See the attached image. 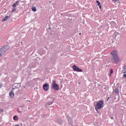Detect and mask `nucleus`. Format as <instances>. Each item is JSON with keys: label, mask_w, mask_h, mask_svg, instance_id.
Masks as SVG:
<instances>
[{"label": "nucleus", "mask_w": 126, "mask_h": 126, "mask_svg": "<svg viewBox=\"0 0 126 126\" xmlns=\"http://www.w3.org/2000/svg\"><path fill=\"white\" fill-rule=\"evenodd\" d=\"M13 86L14 88L12 89V91H14L15 89H18L19 88H20L21 85L20 83H15Z\"/></svg>", "instance_id": "20e7f679"}, {"label": "nucleus", "mask_w": 126, "mask_h": 126, "mask_svg": "<svg viewBox=\"0 0 126 126\" xmlns=\"http://www.w3.org/2000/svg\"><path fill=\"white\" fill-rule=\"evenodd\" d=\"M5 52V51L4 50V49L2 47H1L0 49V57H1V56H2V54H3V53H4Z\"/></svg>", "instance_id": "9d476101"}, {"label": "nucleus", "mask_w": 126, "mask_h": 126, "mask_svg": "<svg viewBox=\"0 0 126 126\" xmlns=\"http://www.w3.org/2000/svg\"><path fill=\"white\" fill-rule=\"evenodd\" d=\"M30 109V108L29 107V109Z\"/></svg>", "instance_id": "473e14b6"}, {"label": "nucleus", "mask_w": 126, "mask_h": 126, "mask_svg": "<svg viewBox=\"0 0 126 126\" xmlns=\"http://www.w3.org/2000/svg\"><path fill=\"white\" fill-rule=\"evenodd\" d=\"M24 88L25 89V87H24Z\"/></svg>", "instance_id": "7c9ffc66"}, {"label": "nucleus", "mask_w": 126, "mask_h": 126, "mask_svg": "<svg viewBox=\"0 0 126 126\" xmlns=\"http://www.w3.org/2000/svg\"><path fill=\"white\" fill-rule=\"evenodd\" d=\"M17 110H18V112H19L20 113H21V111H20L19 109L18 108L17 109Z\"/></svg>", "instance_id": "cd10ccee"}, {"label": "nucleus", "mask_w": 126, "mask_h": 126, "mask_svg": "<svg viewBox=\"0 0 126 126\" xmlns=\"http://www.w3.org/2000/svg\"><path fill=\"white\" fill-rule=\"evenodd\" d=\"M32 11H34L35 12V11H37V9H36V7H34L32 8Z\"/></svg>", "instance_id": "2eb2a0df"}, {"label": "nucleus", "mask_w": 126, "mask_h": 126, "mask_svg": "<svg viewBox=\"0 0 126 126\" xmlns=\"http://www.w3.org/2000/svg\"><path fill=\"white\" fill-rule=\"evenodd\" d=\"M96 2L97 3V4H99L101 3L99 2V1H98V0H96Z\"/></svg>", "instance_id": "393cba45"}, {"label": "nucleus", "mask_w": 126, "mask_h": 126, "mask_svg": "<svg viewBox=\"0 0 126 126\" xmlns=\"http://www.w3.org/2000/svg\"><path fill=\"white\" fill-rule=\"evenodd\" d=\"M13 119L15 121H16L18 120V117H17V116H15L13 117Z\"/></svg>", "instance_id": "4468645a"}, {"label": "nucleus", "mask_w": 126, "mask_h": 126, "mask_svg": "<svg viewBox=\"0 0 126 126\" xmlns=\"http://www.w3.org/2000/svg\"><path fill=\"white\" fill-rule=\"evenodd\" d=\"M20 0H17V1L15 2L12 5V7L15 8L18 5V3H19Z\"/></svg>", "instance_id": "6e6552de"}, {"label": "nucleus", "mask_w": 126, "mask_h": 126, "mask_svg": "<svg viewBox=\"0 0 126 126\" xmlns=\"http://www.w3.org/2000/svg\"><path fill=\"white\" fill-rule=\"evenodd\" d=\"M97 5H98L100 9H101L102 8V6L101 5V3L99 4H98Z\"/></svg>", "instance_id": "f3484780"}, {"label": "nucleus", "mask_w": 126, "mask_h": 126, "mask_svg": "<svg viewBox=\"0 0 126 126\" xmlns=\"http://www.w3.org/2000/svg\"><path fill=\"white\" fill-rule=\"evenodd\" d=\"M113 94L119 95V94H120V90H119L118 88H115L113 90Z\"/></svg>", "instance_id": "423d86ee"}, {"label": "nucleus", "mask_w": 126, "mask_h": 126, "mask_svg": "<svg viewBox=\"0 0 126 126\" xmlns=\"http://www.w3.org/2000/svg\"><path fill=\"white\" fill-rule=\"evenodd\" d=\"M15 10H16V8H13L11 10L12 11V13H13V12H14V11H15Z\"/></svg>", "instance_id": "6ab92c4d"}, {"label": "nucleus", "mask_w": 126, "mask_h": 126, "mask_svg": "<svg viewBox=\"0 0 126 126\" xmlns=\"http://www.w3.org/2000/svg\"><path fill=\"white\" fill-rule=\"evenodd\" d=\"M2 48L5 50V52H6V51H7V50H8L10 47L9 45H5L2 47Z\"/></svg>", "instance_id": "1a4fd4ad"}, {"label": "nucleus", "mask_w": 126, "mask_h": 126, "mask_svg": "<svg viewBox=\"0 0 126 126\" xmlns=\"http://www.w3.org/2000/svg\"><path fill=\"white\" fill-rule=\"evenodd\" d=\"M122 73H126V70L122 69Z\"/></svg>", "instance_id": "412c9836"}, {"label": "nucleus", "mask_w": 126, "mask_h": 126, "mask_svg": "<svg viewBox=\"0 0 126 126\" xmlns=\"http://www.w3.org/2000/svg\"><path fill=\"white\" fill-rule=\"evenodd\" d=\"M52 81V88L56 91L60 90V87H59V85L57 84V81L55 80Z\"/></svg>", "instance_id": "7ed1b4c3"}, {"label": "nucleus", "mask_w": 126, "mask_h": 126, "mask_svg": "<svg viewBox=\"0 0 126 126\" xmlns=\"http://www.w3.org/2000/svg\"><path fill=\"white\" fill-rule=\"evenodd\" d=\"M123 69H124V70H126V65H124Z\"/></svg>", "instance_id": "4be33fe9"}, {"label": "nucleus", "mask_w": 126, "mask_h": 126, "mask_svg": "<svg viewBox=\"0 0 126 126\" xmlns=\"http://www.w3.org/2000/svg\"><path fill=\"white\" fill-rule=\"evenodd\" d=\"M54 101H55V99H53V100L52 101L48 102L46 103V106H49L50 105H52V104H53V103H54Z\"/></svg>", "instance_id": "f8f14e48"}, {"label": "nucleus", "mask_w": 126, "mask_h": 126, "mask_svg": "<svg viewBox=\"0 0 126 126\" xmlns=\"http://www.w3.org/2000/svg\"><path fill=\"white\" fill-rule=\"evenodd\" d=\"M112 1H115L116 2V1H118V0H112Z\"/></svg>", "instance_id": "bb28decb"}, {"label": "nucleus", "mask_w": 126, "mask_h": 126, "mask_svg": "<svg viewBox=\"0 0 126 126\" xmlns=\"http://www.w3.org/2000/svg\"><path fill=\"white\" fill-rule=\"evenodd\" d=\"M123 78L126 79V73H124V74L123 75Z\"/></svg>", "instance_id": "dca6fc26"}, {"label": "nucleus", "mask_w": 126, "mask_h": 126, "mask_svg": "<svg viewBox=\"0 0 126 126\" xmlns=\"http://www.w3.org/2000/svg\"><path fill=\"white\" fill-rule=\"evenodd\" d=\"M9 96L11 99H13V98H14V93H13V92H10L9 93Z\"/></svg>", "instance_id": "9b49d317"}, {"label": "nucleus", "mask_w": 126, "mask_h": 126, "mask_svg": "<svg viewBox=\"0 0 126 126\" xmlns=\"http://www.w3.org/2000/svg\"><path fill=\"white\" fill-rule=\"evenodd\" d=\"M7 19H8V16H6L3 19H2V22H4V21H6Z\"/></svg>", "instance_id": "ddd939ff"}, {"label": "nucleus", "mask_w": 126, "mask_h": 126, "mask_svg": "<svg viewBox=\"0 0 126 126\" xmlns=\"http://www.w3.org/2000/svg\"><path fill=\"white\" fill-rule=\"evenodd\" d=\"M29 102H31V101L30 100Z\"/></svg>", "instance_id": "2f4dec72"}, {"label": "nucleus", "mask_w": 126, "mask_h": 126, "mask_svg": "<svg viewBox=\"0 0 126 126\" xmlns=\"http://www.w3.org/2000/svg\"><path fill=\"white\" fill-rule=\"evenodd\" d=\"M1 87H2V84L0 83V89L1 88Z\"/></svg>", "instance_id": "b1692460"}, {"label": "nucleus", "mask_w": 126, "mask_h": 126, "mask_svg": "<svg viewBox=\"0 0 126 126\" xmlns=\"http://www.w3.org/2000/svg\"><path fill=\"white\" fill-rule=\"evenodd\" d=\"M3 113V109H0V114H2Z\"/></svg>", "instance_id": "aec40b11"}, {"label": "nucleus", "mask_w": 126, "mask_h": 126, "mask_svg": "<svg viewBox=\"0 0 126 126\" xmlns=\"http://www.w3.org/2000/svg\"><path fill=\"white\" fill-rule=\"evenodd\" d=\"M109 99H110V97H108L107 101H108Z\"/></svg>", "instance_id": "c85d7f7f"}, {"label": "nucleus", "mask_w": 126, "mask_h": 126, "mask_svg": "<svg viewBox=\"0 0 126 126\" xmlns=\"http://www.w3.org/2000/svg\"><path fill=\"white\" fill-rule=\"evenodd\" d=\"M73 69L75 71H78L79 72H82V69L79 68V67H78V66L74 65L72 66Z\"/></svg>", "instance_id": "39448f33"}, {"label": "nucleus", "mask_w": 126, "mask_h": 126, "mask_svg": "<svg viewBox=\"0 0 126 126\" xmlns=\"http://www.w3.org/2000/svg\"><path fill=\"white\" fill-rule=\"evenodd\" d=\"M113 73V69H110V74H112Z\"/></svg>", "instance_id": "5701e85b"}, {"label": "nucleus", "mask_w": 126, "mask_h": 126, "mask_svg": "<svg viewBox=\"0 0 126 126\" xmlns=\"http://www.w3.org/2000/svg\"><path fill=\"white\" fill-rule=\"evenodd\" d=\"M104 107V101L101 100L98 102L95 106V110L98 112V110H101Z\"/></svg>", "instance_id": "f03ea898"}, {"label": "nucleus", "mask_w": 126, "mask_h": 126, "mask_svg": "<svg viewBox=\"0 0 126 126\" xmlns=\"http://www.w3.org/2000/svg\"><path fill=\"white\" fill-rule=\"evenodd\" d=\"M79 35H81V32L79 33Z\"/></svg>", "instance_id": "c756f323"}, {"label": "nucleus", "mask_w": 126, "mask_h": 126, "mask_svg": "<svg viewBox=\"0 0 126 126\" xmlns=\"http://www.w3.org/2000/svg\"><path fill=\"white\" fill-rule=\"evenodd\" d=\"M111 55H112V62L114 63H118L119 62H120V58L118 56V52L116 50H113L111 53Z\"/></svg>", "instance_id": "f257e3e1"}, {"label": "nucleus", "mask_w": 126, "mask_h": 126, "mask_svg": "<svg viewBox=\"0 0 126 126\" xmlns=\"http://www.w3.org/2000/svg\"><path fill=\"white\" fill-rule=\"evenodd\" d=\"M97 5H98L100 9H101L102 8V6L101 5V3L99 4H98Z\"/></svg>", "instance_id": "a211bd4d"}, {"label": "nucleus", "mask_w": 126, "mask_h": 126, "mask_svg": "<svg viewBox=\"0 0 126 126\" xmlns=\"http://www.w3.org/2000/svg\"><path fill=\"white\" fill-rule=\"evenodd\" d=\"M67 118L68 120H70V117H69V116H67Z\"/></svg>", "instance_id": "a878e982"}, {"label": "nucleus", "mask_w": 126, "mask_h": 126, "mask_svg": "<svg viewBox=\"0 0 126 126\" xmlns=\"http://www.w3.org/2000/svg\"><path fill=\"white\" fill-rule=\"evenodd\" d=\"M43 87L45 91H48V90H49V84H45L44 85H43Z\"/></svg>", "instance_id": "0eeeda50"}]
</instances>
